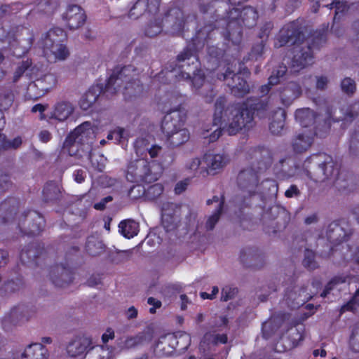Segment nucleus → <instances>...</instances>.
<instances>
[{
    "mask_svg": "<svg viewBox=\"0 0 359 359\" xmlns=\"http://www.w3.org/2000/svg\"><path fill=\"white\" fill-rule=\"evenodd\" d=\"M325 32V30L316 31L305 39L304 34L294 22L286 25L280 31L278 39L279 46L288 43L294 46L291 61V68L294 72H299L313 63L314 50L318 49L326 41Z\"/></svg>",
    "mask_w": 359,
    "mask_h": 359,
    "instance_id": "1",
    "label": "nucleus"
},
{
    "mask_svg": "<svg viewBox=\"0 0 359 359\" xmlns=\"http://www.w3.org/2000/svg\"><path fill=\"white\" fill-rule=\"evenodd\" d=\"M257 102H249L243 106L225 108L226 100L219 97L215 104V113L213 124L219 126V128L214 130L210 135V140L215 141L221 135L222 131L226 132L229 135H233L243 129L249 130L254 125L253 111L259 110L263 106L261 101L256 100Z\"/></svg>",
    "mask_w": 359,
    "mask_h": 359,
    "instance_id": "2",
    "label": "nucleus"
},
{
    "mask_svg": "<svg viewBox=\"0 0 359 359\" xmlns=\"http://www.w3.org/2000/svg\"><path fill=\"white\" fill-rule=\"evenodd\" d=\"M226 4L217 1L209 2L207 4L201 3L199 5L200 11L203 14H210V18L215 22L220 19L226 21V27L230 32L232 25L236 20V24L241 25V22L247 27H252L258 18L256 9L252 6H245L241 11L236 8L226 12Z\"/></svg>",
    "mask_w": 359,
    "mask_h": 359,
    "instance_id": "3",
    "label": "nucleus"
},
{
    "mask_svg": "<svg viewBox=\"0 0 359 359\" xmlns=\"http://www.w3.org/2000/svg\"><path fill=\"white\" fill-rule=\"evenodd\" d=\"M255 161L250 165L242 169L237 177L238 187L248 197L263 192L259 183V173L266 170L272 163V156L267 149L256 151Z\"/></svg>",
    "mask_w": 359,
    "mask_h": 359,
    "instance_id": "4",
    "label": "nucleus"
},
{
    "mask_svg": "<svg viewBox=\"0 0 359 359\" xmlns=\"http://www.w3.org/2000/svg\"><path fill=\"white\" fill-rule=\"evenodd\" d=\"M307 176L317 182L335 179L339 168L332 156L325 154H315L308 157L303 163Z\"/></svg>",
    "mask_w": 359,
    "mask_h": 359,
    "instance_id": "5",
    "label": "nucleus"
},
{
    "mask_svg": "<svg viewBox=\"0 0 359 359\" xmlns=\"http://www.w3.org/2000/svg\"><path fill=\"white\" fill-rule=\"evenodd\" d=\"M162 174V167L156 161L139 158L129 163L126 177L133 183H151L158 180Z\"/></svg>",
    "mask_w": 359,
    "mask_h": 359,
    "instance_id": "6",
    "label": "nucleus"
},
{
    "mask_svg": "<svg viewBox=\"0 0 359 359\" xmlns=\"http://www.w3.org/2000/svg\"><path fill=\"white\" fill-rule=\"evenodd\" d=\"M66 39V33L62 29L53 28L42 35L39 46L48 57L64 60L69 55L68 49L62 43Z\"/></svg>",
    "mask_w": 359,
    "mask_h": 359,
    "instance_id": "7",
    "label": "nucleus"
},
{
    "mask_svg": "<svg viewBox=\"0 0 359 359\" xmlns=\"http://www.w3.org/2000/svg\"><path fill=\"white\" fill-rule=\"evenodd\" d=\"M18 229V235H39L45 227L43 216L34 210L24 211L12 223Z\"/></svg>",
    "mask_w": 359,
    "mask_h": 359,
    "instance_id": "8",
    "label": "nucleus"
},
{
    "mask_svg": "<svg viewBox=\"0 0 359 359\" xmlns=\"http://www.w3.org/2000/svg\"><path fill=\"white\" fill-rule=\"evenodd\" d=\"M179 74L175 76L179 79H191L192 74L198 67V60L193 48L188 46L182 51L177 58Z\"/></svg>",
    "mask_w": 359,
    "mask_h": 359,
    "instance_id": "9",
    "label": "nucleus"
},
{
    "mask_svg": "<svg viewBox=\"0 0 359 359\" xmlns=\"http://www.w3.org/2000/svg\"><path fill=\"white\" fill-rule=\"evenodd\" d=\"M352 233L348 222L344 220H335L328 224L326 238L331 244L337 246L346 241Z\"/></svg>",
    "mask_w": 359,
    "mask_h": 359,
    "instance_id": "10",
    "label": "nucleus"
},
{
    "mask_svg": "<svg viewBox=\"0 0 359 359\" xmlns=\"http://www.w3.org/2000/svg\"><path fill=\"white\" fill-rule=\"evenodd\" d=\"M28 320L29 314L26 306L18 305L11 308L4 314L1 319V324L5 331L9 332Z\"/></svg>",
    "mask_w": 359,
    "mask_h": 359,
    "instance_id": "11",
    "label": "nucleus"
},
{
    "mask_svg": "<svg viewBox=\"0 0 359 359\" xmlns=\"http://www.w3.org/2000/svg\"><path fill=\"white\" fill-rule=\"evenodd\" d=\"M133 70L131 66L116 67L113 70L104 88V93H107V97L115 95L121 89L123 83H126L131 79L130 74Z\"/></svg>",
    "mask_w": 359,
    "mask_h": 359,
    "instance_id": "12",
    "label": "nucleus"
},
{
    "mask_svg": "<svg viewBox=\"0 0 359 359\" xmlns=\"http://www.w3.org/2000/svg\"><path fill=\"white\" fill-rule=\"evenodd\" d=\"M217 78L226 81L231 93L235 97H243L250 92L246 81L240 74H233L229 69L224 73H219Z\"/></svg>",
    "mask_w": 359,
    "mask_h": 359,
    "instance_id": "13",
    "label": "nucleus"
},
{
    "mask_svg": "<svg viewBox=\"0 0 359 359\" xmlns=\"http://www.w3.org/2000/svg\"><path fill=\"white\" fill-rule=\"evenodd\" d=\"M240 260L245 267L254 269H262L266 264L264 253L255 246L244 248L241 251Z\"/></svg>",
    "mask_w": 359,
    "mask_h": 359,
    "instance_id": "14",
    "label": "nucleus"
},
{
    "mask_svg": "<svg viewBox=\"0 0 359 359\" xmlns=\"http://www.w3.org/2000/svg\"><path fill=\"white\" fill-rule=\"evenodd\" d=\"M93 131L90 122H84L72 131L65 141V147L70 148L74 144H89L93 139Z\"/></svg>",
    "mask_w": 359,
    "mask_h": 359,
    "instance_id": "15",
    "label": "nucleus"
},
{
    "mask_svg": "<svg viewBox=\"0 0 359 359\" xmlns=\"http://www.w3.org/2000/svg\"><path fill=\"white\" fill-rule=\"evenodd\" d=\"M312 296L307 292L306 287L294 286L287 289L284 297V302L292 309H295L303 306L311 299Z\"/></svg>",
    "mask_w": 359,
    "mask_h": 359,
    "instance_id": "16",
    "label": "nucleus"
},
{
    "mask_svg": "<svg viewBox=\"0 0 359 359\" xmlns=\"http://www.w3.org/2000/svg\"><path fill=\"white\" fill-rule=\"evenodd\" d=\"M184 24V13L180 8L169 11L163 20V26L171 34H177L183 29Z\"/></svg>",
    "mask_w": 359,
    "mask_h": 359,
    "instance_id": "17",
    "label": "nucleus"
},
{
    "mask_svg": "<svg viewBox=\"0 0 359 359\" xmlns=\"http://www.w3.org/2000/svg\"><path fill=\"white\" fill-rule=\"evenodd\" d=\"M50 278L56 287H65L72 283L73 273L69 266L57 264L51 268Z\"/></svg>",
    "mask_w": 359,
    "mask_h": 359,
    "instance_id": "18",
    "label": "nucleus"
},
{
    "mask_svg": "<svg viewBox=\"0 0 359 359\" xmlns=\"http://www.w3.org/2000/svg\"><path fill=\"white\" fill-rule=\"evenodd\" d=\"M315 133L311 130H304L295 135L291 140V147L296 154L307 151L314 141Z\"/></svg>",
    "mask_w": 359,
    "mask_h": 359,
    "instance_id": "19",
    "label": "nucleus"
},
{
    "mask_svg": "<svg viewBox=\"0 0 359 359\" xmlns=\"http://www.w3.org/2000/svg\"><path fill=\"white\" fill-rule=\"evenodd\" d=\"M183 126L184 121L180 112L175 110L164 116L161 124V130L165 137Z\"/></svg>",
    "mask_w": 359,
    "mask_h": 359,
    "instance_id": "20",
    "label": "nucleus"
},
{
    "mask_svg": "<svg viewBox=\"0 0 359 359\" xmlns=\"http://www.w3.org/2000/svg\"><path fill=\"white\" fill-rule=\"evenodd\" d=\"M65 19L68 27L72 30H75L85 24L86 15L80 6L72 5L68 7L65 13Z\"/></svg>",
    "mask_w": 359,
    "mask_h": 359,
    "instance_id": "21",
    "label": "nucleus"
},
{
    "mask_svg": "<svg viewBox=\"0 0 359 359\" xmlns=\"http://www.w3.org/2000/svg\"><path fill=\"white\" fill-rule=\"evenodd\" d=\"M180 341L177 336L172 334L161 336L155 344L154 353L159 357L168 355L174 351Z\"/></svg>",
    "mask_w": 359,
    "mask_h": 359,
    "instance_id": "22",
    "label": "nucleus"
},
{
    "mask_svg": "<svg viewBox=\"0 0 359 359\" xmlns=\"http://www.w3.org/2000/svg\"><path fill=\"white\" fill-rule=\"evenodd\" d=\"M20 203L15 198H9L0 203V223L12 222L19 208Z\"/></svg>",
    "mask_w": 359,
    "mask_h": 359,
    "instance_id": "23",
    "label": "nucleus"
},
{
    "mask_svg": "<svg viewBox=\"0 0 359 359\" xmlns=\"http://www.w3.org/2000/svg\"><path fill=\"white\" fill-rule=\"evenodd\" d=\"M91 345L90 338L86 336H77L69 342L67 346V351L70 356L76 357L86 353Z\"/></svg>",
    "mask_w": 359,
    "mask_h": 359,
    "instance_id": "24",
    "label": "nucleus"
},
{
    "mask_svg": "<svg viewBox=\"0 0 359 359\" xmlns=\"http://www.w3.org/2000/svg\"><path fill=\"white\" fill-rule=\"evenodd\" d=\"M56 76L54 74L48 73L38 78L32 83L29 84V90H32L34 88L39 90L38 95L41 96L56 86Z\"/></svg>",
    "mask_w": 359,
    "mask_h": 359,
    "instance_id": "25",
    "label": "nucleus"
},
{
    "mask_svg": "<svg viewBox=\"0 0 359 359\" xmlns=\"http://www.w3.org/2000/svg\"><path fill=\"white\" fill-rule=\"evenodd\" d=\"M203 161L206 165L208 172L214 175L229 163V158L224 154H208L205 155Z\"/></svg>",
    "mask_w": 359,
    "mask_h": 359,
    "instance_id": "26",
    "label": "nucleus"
},
{
    "mask_svg": "<svg viewBox=\"0 0 359 359\" xmlns=\"http://www.w3.org/2000/svg\"><path fill=\"white\" fill-rule=\"evenodd\" d=\"M48 350L40 343L30 344L15 359H47Z\"/></svg>",
    "mask_w": 359,
    "mask_h": 359,
    "instance_id": "27",
    "label": "nucleus"
},
{
    "mask_svg": "<svg viewBox=\"0 0 359 359\" xmlns=\"http://www.w3.org/2000/svg\"><path fill=\"white\" fill-rule=\"evenodd\" d=\"M43 248L37 243H32L23 248L20 259L24 264H36V260L42 255Z\"/></svg>",
    "mask_w": 359,
    "mask_h": 359,
    "instance_id": "28",
    "label": "nucleus"
},
{
    "mask_svg": "<svg viewBox=\"0 0 359 359\" xmlns=\"http://www.w3.org/2000/svg\"><path fill=\"white\" fill-rule=\"evenodd\" d=\"M101 95H105L107 96V93H104L102 86L97 85L91 87L81 99V107L85 110L89 109L94 103H95Z\"/></svg>",
    "mask_w": 359,
    "mask_h": 359,
    "instance_id": "29",
    "label": "nucleus"
},
{
    "mask_svg": "<svg viewBox=\"0 0 359 359\" xmlns=\"http://www.w3.org/2000/svg\"><path fill=\"white\" fill-rule=\"evenodd\" d=\"M143 85L139 80L129 79L123 88V94L126 100H132L144 95Z\"/></svg>",
    "mask_w": 359,
    "mask_h": 359,
    "instance_id": "30",
    "label": "nucleus"
},
{
    "mask_svg": "<svg viewBox=\"0 0 359 359\" xmlns=\"http://www.w3.org/2000/svg\"><path fill=\"white\" fill-rule=\"evenodd\" d=\"M302 93L300 86L295 82H290L280 92V99L284 104H290Z\"/></svg>",
    "mask_w": 359,
    "mask_h": 359,
    "instance_id": "31",
    "label": "nucleus"
},
{
    "mask_svg": "<svg viewBox=\"0 0 359 359\" xmlns=\"http://www.w3.org/2000/svg\"><path fill=\"white\" fill-rule=\"evenodd\" d=\"M74 110V105L68 101H60L54 107L51 117L63 121L67 119Z\"/></svg>",
    "mask_w": 359,
    "mask_h": 359,
    "instance_id": "32",
    "label": "nucleus"
},
{
    "mask_svg": "<svg viewBox=\"0 0 359 359\" xmlns=\"http://www.w3.org/2000/svg\"><path fill=\"white\" fill-rule=\"evenodd\" d=\"M189 133L184 126L172 134L165 137V142L168 147H177L189 139Z\"/></svg>",
    "mask_w": 359,
    "mask_h": 359,
    "instance_id": "33",
    "label": "nucleus"
},
{
    "mask_svg": "<svg viewBox=\"0 0 359 359\" xmlns=\"http://www.w3.org/2000/svg\"><path fill=\"white\" fill-rule=\"evenodd\" d=\"M286 118V112L282 108H278L272 115V119L269 125L271 133L278 135L281 134Z\"/></svg>",
    "mask_w": 359,
    "mask_h": 359,
    "instance_id": "34",
    "label": "nucleus"
},
{
    "mask_svg": "<svg viewBox=\"0 0 359 359\" xmlns=\"http://www.w3.org/2000/svg\"><path fill=\"white\" fill-rule=\"evenodd\" d=\"M295 119L303 127H309L314 124L316 113L309 108H302L296 110Z\"/></svg>",
    "mask_w": 359,
    "mask_h": 359,
    "instance_id": "35",
    "label": "nucleus"
},
{
    "mask_svg": "<svg viewBox=\"0 0 359 359\" xmlns=\"http://www.w3.org/2000/svg\"><path fill=\"white\" fill-rule=\"evenodd\" d=\"M118 231L124 237L131 238L137 235L139 224L133 219H125L118 224Z\"/></svg>",
    "mask_w": 359,
    "mask_h": 359,
    "instance_id": "36",
    "label": "nucleus"
},
{
    "mask_svg": "<svg viewBox=\"0 0 359 359\" xmlns=\"http://www.w3.org/2000/svg\"><path fill=\"white\" fill-rule=\"evenodd\" d=\"M335 187L339 191L348 194L353 191L356 189V182L355 178L348 175H340L335 182Z\"/></svg>",
    "mask_w": 359,
    "mask_h": 359,
    "instance_id": "37",
    "label": "nucleus"
},
{
    "mask_svg": "<svg viewBox=\"0 0 359 359\" xmlns=\"http://www.w3.org/2000/svg\"><path fill=\"white\" fill-rule=\"evenodd\" d=\"M111 353L108 348L102 346H92L88 348L83 359H110Z\"/></svg>",
    "mask_w": 359,
    "mask_h": 359,
    "instance_id": "38",
    "label": "nucleus"
},
{
    "mask_svg": "<svg viewBox=\"0 0 359 359\" xmlns=\"http://www.w3.org/2000/svg\"><path fill=\"white\" fill-rule=\"evenodd\" d=\"M86 249L89 255L97 256L104 252V245L99 238L90 236L88 238Z\"/></svg>",
    "mask_w": 359,
    "mask_h": 359,
    "instance_id": "39",
    "label": "nucleus"
},
{
    "mask_svg": "<svg viewBox=\"0 0 359 359\" xmlns=\"http://www.w3.org/2000/svg\"><path fill=\"white\" fill-rule=\"evenodd\" d=\"M43 198L47 202L57 201L61 196L60 187L55 183H48L43 191Z\"/></svg>",
    "mask_w": 359,
    "mask_h": 359,
    "instance_id": "40",
    "label": "nucleus"
},
{
    "mask_svg": "<svg viewBox=\"0 0 359 359\" xmlns=\"http://www.w3.org/2000/svg\"><path fill=\"white\" fill-rule=\"evenodd\" d=\"M135 347L149 343L154 337V330L150 327H147L144 330L135 336H131Z\"/></svg>",
    "mask_w": 359,
    "mask_h": 359,
    "instance_id": "41",
    "label": "nucleus"
},
{
    "mask_svg": "<svg viewBox=\"0 0 359 359\" xmlns=\"http://www.w3.org/2000/svg\"><path fill=\"white\" fill-rule=\"evenodd\" d=\"M135 347L149 343L154 337V330L150 327H147L144 330L135 336H131Z\"/></svg>",
    "mask_w": 359,
    "mask_h": 359,
    "instance_id": "42",
    "label": "nucleus"
},
{
    "mask_svg": "<svg viewBox=\"0 0 359 359\" xmlns=\"http://www.w3.org/2000/svg\"><path fill=\"white\" fill-rule=\"evenodd\" d=\"M170 212L167 210L165 213H162V224L167 231L175 229L181 221V217H177V214H175L172 217L169 215Z\"/></svg>",
    "mask_w": 359,
    "mask_h": 359,
    "instance_id": "43",
    "label": "nucleus"
},
{
    "mask_svg": "<svg viewBox=\"0 0 359 359\" xmlns=\"http://www.w3.org/2000/svg\"><path fill=\"white\" fill-rule=\"evenodd\" d=\"M146 4L143 0H137L128 13V18L136 20L146 13Z\"/></svg>",
    "mask_w": 359,
    "mask_h": 359,
    "instance_id": "44",
    "label": "nucleus"
},
{
    "mask_svg": "<svg viewBox=\"0 0 359 359\" xmlns=\"http://www.w3.org/2000/svg\"><path fill=\"white\" fill-rule=\"evenodd\" d=\"M24 286V282L21 278L8 280L3 284V294L15 292L20 290Z\"/></svg>",
    "mask_w": 359,
    "mask_h": 359,
    "instance_id": "45",
    "label": "nucleus"
},
{
    "mask_svg": "<svg viewBox=\"0 0 359 359\" xmlns=\"http://www.w3.org/2000/svg\"><path fill=\"white\" fill-rule=\"evenodd\" d=\"M14 100V95L10 90L4 91L0 95V110L6 111L13 104Z\"/></svg>",
    "mask_w": 359,
    "mask_h": 359,
    "instance_id": "46",
    "label": "nucleus"
},
{
    "mask_svg": "<svg viewBox=\"0 0 359 359\" xmlns=\"http://www.w3.org/2000/svg\"><path fill=\"white\" fill-rule=\"evenodd\" d=\"M287 72V67L285 65H280L272 72V74L269 79V85L271 86L278 84L280 79L283 78Z\"/></svg>",
    "mask_w": 359,
    "mask_h": 359,
    "instance_id": "47",
    "label": "nucleus"
},
{
    "mask_svg": "<svg viewBox=\"0 0 359 359\" xmlns=\"http://www.w3.org/2000/svg\"><path fill=\"white\" fill-rule=\"evenodd\" d=\"M224 205V201H221L219 203L218 208L217 210L214 212V213L210 216L206 222L205 224V229L208 231H211L214 229L215 224L217 223V222L219 219L220 215L222 212V208Z\"/></svg>",
    "mask_w": 359,
    "mask_h": 359,
    "instance_id": "48",
    "label": "nucleus"
},
{
    "mask_svg": "<svg viewBox=\"0 0 359 359\" xmlns=\"http://www.w3.org/2000/svg\"><path fill=\"white\" fill-rule=\"evenodd\" d=\"M31 70L32 61L29 60L22 61V63L18 67L14 73L13 81L17 82L24 74L28 76Z\"/></svg>",
    "mask_w": 359,
    "mask_h": 359,
    "instance_id": "49",
    "label": "nucleus"
},
{
    "mask_svg": "<svg viewBox=\"0 0 359 359\" xmlns=\"http://www.w3.org/2000/svg\"><path fill=\"white\" fill-rule=\"evenodd\" d=\"M315 253L313 251L306 249L304 251V258L303 259V265L309 270H314L318 267V264L315 259Z\"/></svg>",
    "mask_w": 359,
    "mask_h": 359,
    "instance_id": "50",
    "label": "nucleus"
},
{
    "mask_svg": "<svg viewBox=\"0 0 359 359\" xmlns=\"http://www.w3.org/2000/svg\"><path fill=\"white\" fill-rule=\"evenodd\" d=\"M151 144L150 142L145 138H137L134 143V147L137 155L143 156L145 154Z\"/></svg>",
    "mask_w": 359,
    "mask_h": 359,
    "instance_id": "51",
    "label": "nucleus"
},
{
    "mask_svg": "<svg viewBox=\"0 0 359 359\" xmlns=\"http://www.w3.org/2000/svg\"><path fill=\"white\" fill-rule=\"evenodd\" d=\"M263 192L259 194H276L278 192V184L274 180H266L260 184Z\"/></svg>",
    "mask_w": 359,
    "mask_h": 359,
    "instance_id": "52",
    "label": "nucleus"
},
{
    "mask_svg": "<svg viewBox=\"0 0 359 359\" xmlns=\"http://www.w3.org/2000/svg\"><path fill=\"white\" fill-rule=\"evenodd\" d=\"M340 86L341 90L348 95H353L356 90L355 82L350 77L344 78L341 81Z\"/></svg>",
    "mask_w": 359,
    "mask_h": 359,
    "instance_id": "53",
    "label": "nucleus"
},
{
    "mask_svg": "<svg viewBox=\"0 0 359 359\" xmlns=\"http://www.w3.org/2000/svg\"><path fill=\"white\" fill-rule=\"evenodd\" d=\"M163 186L160 183H156L150 186L145 193L149 199L154 200L163 194Z\"/></svg>",
    "mask_w": 359,
    "mask_h": 359,
    "instance_id": "54",
    "label": "nucleus"
},
{
    "mask_svg": "<svg viewBox=\"0 0 359 359\" xmlns=\"http://www.w3.org/2000/svg\"><path fill=\"white\" fill-rule=\"evenodd\" d=\"M212 22L210 20V24L204 26L197 32V39L204 41L209 37L210 33L217 27V25H213Z\"/></svg>",
    "mask_w": 359,
    "mask_h": 359,
    "instance_id": "55",
    "label": "nucleus"
},
{
    "mask_svg": "<svg viewBox=\"0 0 359 359\" xmlns=\"http://www.w3.org/2000/svg\"><path fill=\"white\" fill-rule=\"evenodd\" d=\"M238 293V289L229 285L224 287L221 292V300L227 302L233 299Z\"/></svg>",
    "mask_w": 359,
    "mask_h": 359,
    "instance_id": "56",
    "label": "nucleus"
},
{
    "mask_svg": "<svg viewBox=\"0 0 359 359\" xmlns=\"http://www.w3.org/2000/svg\"><path fill=\"white\" fill-rule=\"evenodd\" d=\"M167 210H170L169 215L171 217H175V214H177V217H181V206L174 203H163L162 208V213H165Z\"/></svg>",
    "mask_w": 359,
    "mask_h": 359,
    "instance_id": "57",
    "label": "nucleus"
},
{
    "mask_svg": "<svg viewBox=\"0 0 359 359\" xmlns=\"http://www.w3.org/2000/svg\"><path fill=\"white\" fill-rule=\"evenodd\" d=\"M359 306V286L352 299L341 307V311H353Z\"/></svg>",
    "mask_w": 359,
    "mask_h": 359,
    "instance_id": "58",
    "label": "nucleus"
},
{
    "mask_svg": "<svg viewBox=\"0 0 359 359\" xmlns=\"http://www.w3.org/2000/svg\"><path fill=\"white\" fill-rule=\"evenodd\" d=\"M191 79L192 85L195 88H199L203 86L204 83L205 75L204 73L201 69H198V67L196 72L191 74Z\"/></svg>",
    "mask_w": 359,
    "mask_h": 359,
    "instance_id": "59",
    "label": "nucleus"
},
{
    "mask_svg": "<svg viewBox=\"0 0 359 359\" xmlns=\"http://www.w3.org/2000/svg\"><path fill=\"white\" fill-rule=\"evenodd\" d=\"M12 186L10 176L5 172L0 170V192L8 190Z\"/></svg>",
    "mask_w": 359,
    "mask_h": 359,
    "instance_id": "60",
    "label": "nucleus"
},
{
    "mask_svg": "<svg viewBox=\"0 0 359 359\" xmlns=\"http://www.w3.org/2000/svg\"><path fill=\"white\" fill-rule=\"evenodd\" d=\"M177 340L180 341L176 346H179L180 350H186L191 344V337L186 332H182L177 336Z\"/></svg>",
    "mask_w": 359,
    "mask_h": 359,
    "instance_id": "61",
    "label": "nucleus"
},
{
    "mask_svg": "<svg viewBox=\"0 0 359 359\" xmlns=\"http://www.w3.org/2000/svg\"><path fill=\"white\" fill-rule=\"evenodd\" d=\"M146 192L145 189L140 184L133 185L128 191V196L132 199L142 197Z\"/></svg>",
    "mask_w": 359,
    "mask_h": 359,
    "instance_id": "62",
    "label": "nucleus"
},
{
    "mask_svg": "<svg viewBox=\"0 0 359 359\" xmlns=\"http://www.w3.org/2000/svg\"><path fill=\"white\" fill-rule=\"evenodd\" d=\"M359 114V102H355L348 109L344 115V120L352 121Z\"/></svg>",
    "mask_w": 359,
    "mask_h": 359,
    "instance_id": "63",
    "label": "nucleus"
},
{
    "mask_svg": "<svg viewBox=\"0 0 359 359\" xmlns=\"http://www.w3.org/2000/svg\"><path fill=\"white\" fill-rule=\"evenodd\" d=\"M350 151L353 154L359 156V131L355 132L351 137Z\"/></svg>",
    "mask_w": 359,
    "mask_h": 359,
    "instance_id": "64",
    "label": "nucleus"
}]
</instances>
